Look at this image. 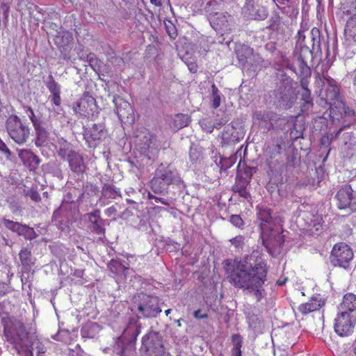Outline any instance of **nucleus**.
<instances>
[{"label": "nucleus", "instance_id": "nucleus-13", "mask_svg": "<svg viewBox=\"0 0 356 356\" xmlns=\"http://www.w3.org/2000/svg\"><path fill=\"white\" fill-rule=\"evenodd\" d=\"M74 112L85 117L93 116L97 111L95 99L88 93H85L83 97L72 106Z\"/></svg>", "mask_w": 356, "mask_h": 356}, {"label": "nucleus", "instance_id": "nucleus-34", "mask_svg": "<svg viewBox=\"0 0 356 356\" xmlns=\"http://www.w3.org/2000/svg\"><path fill=\"white\" fill-rule=\"evenodd\" d=\"M3 225L9 230H10L13 232H15L19 236H20L22 229L24 227V225H22L18 222H14L13 220L3 218L2 220Z\"/></svg>", "mask_w": 356, "mask_h": 356}, {"label": "nucleus", "instance_id": "nucleus-33", "mask_svg": "<svg viewBox=\"0 0 356 356\" xmlns=\"http://www.w3.org/2000/svg\"><path fill=\"white\" fill-rule=\"evenodd\" d=\"M19 259L22 266L26 269L30 268L34 264L31 252L26 248H24L20 251Z\"/></svg>", "mask_w": 356, "mask_h": 356}, {"label": "nucleus", "instance_id": "nucleus-30", "mask_svg": "<svg viewBox=\"0 0 356 356\" xmlns=\"http://www.w3.org/2000/svg\"><path fill=\"white\" fill-rule=\"evenodd\" d=\"M99 331V326L96 323L89 322L86 323L81 330L83 338H94Z\"/></svg>", "mask_w": 356, "mask_h": 356}, {"label": "nucleus", "instance_id": "nucleus-17", "mask_svg": "<svg viewBox=\"0 0 356 356\" xmlns=\"http://www.w3.org/2000/svg\"><path fill=\"white\" fill-rule=\"evenodd\" d=\"M243 13L247 18L254 20H264L268 16L266 8L255 4L252 0H247L243 8Z\"/></svg>", "mask_w": 356, "mask_h": 356}, {"label": "nucleus", "instance_id": "nucleus-29", "mask_svg": "<svg viewBox=\"0 0 356 356\" xmlns=\"http://www.w3.org/2000/svg\"><path fill=\"white\" fill-rule=\"evenodd\" d=\"M262 63V58L259 54H254V51L252 49L251 56H249L247 60V65L242 66L241 67L243 70H247L254 72L261 65Z\"/></svg>", "mask_w": 356, "mask_h": 356}, {"label": "nucleus", "instance_id": "nucleus-64", "mask_svg": "<svg viewBox=\"0 0 356 356\" xmlns=\"http://www.w3.org/2000/svg\"><path fill=\"white\" fill-rule=\"evenodd\" d=\"M188 69L192 73H195L197 70V66L195 63H191L188 64Z\"/></svg>", "mask_w": 356, "mask_h": 356}, {"label": "nucleus", "instance_id": "nucleus-47", "mask_svg": "<svg viewBox=\"0 0 356 356\" xmlns=\"http://www.w3.org/2000/svg\"><path fill=\"white\" fill-rule=\"evenodd\" d=\"M301 98L305 104H308L312 103L311 92L309 89L302 90L300 92Z\"/></svg>", "mask_w": 356, "mask_h": 356}, {"label": "nucleus", "instance_id": "nucleus-43", "mask_svg": "<svg viewBox=\"0 0 356 356\" xmlns=\"http://www.w3.org/2000/svg\"><path fill=\"white\" fill-rule=\"evenodd\" d=\"M25 113L27 115L28 118L31 121L33 126L36 125L37 124L41 122V121L36 118L33 110L29 106H25L24 108Z\"/></svg>", "mask_w": 356, "mask_h": 356}, {"label": "nucleus", "instance_id": "nucleus-40", "mask_svg": "<svg viewBox=\"0 0 356 356\" xmlns=\"http://www.w3.org/2000/svg\"><path fill=\"white\" fill-rule=\"evenodd\" d=\"M20 236H24L26 240H33L37 237V234L33 228L26 225H24Z\"/></svg>", "mask_w": 356, "mask_h": 356}, {"label": "nucleus", "instance_id": "nucleus-63", "mask_svg": "<svg viewBox=\"0 0 356 356\" xmlns=\"http://www.w3.org/2000/svg\"><path fill=\"white\" fill-rule=\"evenodd\" d=\"M198 153L195 149H191L189 155L192 161H196L198 159Z\"/></svg>", "mask_w": 356, "mask_h": 356}, {"label": "nucleus", "instance_id": "nucleus-54", "mask_svg": "<svg viewBox=\"0 0 356 356\" xmlns=\"http://www.w3.org/2000/svg\"><path fill=\"white\" fill-rule=\"evenodd\" d=\"M0 151L7 154L8 156H10L11 152L6 146V143L0 138Z\"/></svg>", "mask_w": 356, "mask_h": 356}, {"label": "nucleus", "instance_id": "nucleus-52", "mask_svg": "<svg viewBox=\"0 0 356 356\" xmlns=\"http://www.w3.org/2000/svg\"><path fill=\"white\" fill-rule=\"evenodd\" d=\"M296 39H297V44L296 45H302V44L304 43V41L305 39V31L302 30H299L297 33V35H296Z\"/></svg>", "mask_w": 356, "mask_h": 356}, {"label": "nucleus", "instance_id": "nucleus-39", "mask_svg": "<svg viewBox=\"0 0 356 356\" xmlns=\"http://www.w3.org/2000/svg\"><path fill=\"white\" fill-rule=\"evenodd\" d=\"M8 207L13 213L17 214L21 211V202L15 197H9L7 199Z\"/></svg>", "mask_w": 356, "mask_h": 356}, {"label": "nucleus", "instance_id": "nucleus-7", "mask_svg": "<svg viewBox=\"0 0 356 356\" xmlns=\"http://www.w3.org/2000/svg\"><path fill=\"white\" fill-rule=\"evenodd\" d=\"M324 88L321 90L320 96L323 98L325 103L330 106V108H341L343 107L339 88L336 81L330 78H325Z\"/></svg>", "mask_w": 356, "mask_h": 356}, {"label": "nucleus", "instance_id": "nucleus-16", "mask_svg": "<svg viewBox=\"0 0 356 356\" xmlns=\"http://www.w3.org/2000/svg\"><path fill=\"white\" fill-rule=\"evenodd\" d=\"M264 245L268 251L280 250L284 243V236L279 231L273 230L272 228L261 232Z\"/></svg>", "mask_w": 356, "mask_h": 356}, {"label": "nucleus", "instance_id": "nucleus-45", "mask_svg": "<svg viewBox=\"0 0 356 356\" xmlns=\"http://www.w3.org/2000/svg\"><path fill=\"white\" fill-rule=\"evenodd\" d=\"M230 242L232 245H233L236 248L240 249L243 248L244 245V238L243 236L239 235L230 239Z\"/></svg>", "mask_w": 356, "mask_h": 356}, {"label": "nucleus", "instance_id": "nucleus-15", "mask_svg": "<svg viewBox=\"0 0 356 356\" xmlns=\"http://www.w3.org/2000/svg\"><path fill=\"white\" fill-rule=\"evenodd\" d=\"M140 303L138 305V310L145 318L155 317L161 312L158 306V300L156 297L142 294Z\"/></svg>", "mask_w": 356, "mask_h": 356}, {"label": "nucleus", "instance_id": "nucleus-42", "mask_svg": "<svg viewBox=\"0 0 356 356\" xmlns=\"http://www.w3.org/2000/svg\"><path fill=\"white\" fill-rule=\"evenodd\" d=\"M189 118L186 115L178 114L176 115L175 122L178 128H182L188 125L189 122Z\"/></svg>", "mask_w": 356, "mask_h": 356}, {"label": "nucleus", "instance_id": "nucleus-49", "mask_svg": "<svg viewBox=\"0 0 356 356\" xmlns=\"http://www.w3.org/2000/svg\"><path fill=\"white\" fill-rule=\"evenodd\" d=\"M10 10V5L8 3L2 2L0 6V11L2 13L3 17L7 19Z\"/></svg>", "mask_w": 356, "mask_h": 356}, {"label": "nucleus", "instance_id": "nucleus-25", "mask_svg": "<svg viewBox=\"0 0 356 356\" xmlns=\"http://www.w3.org/2000/svg\"><path fill=\"white\" fill-rule=\"evenodd\" d=\"M339 312L345 311L347 313H356V295L348 293L343 296L342 302L339 307Z\"/></svg>", "mask_w": 356, "mask_h": 356}, {"label": "nucleus", "instance_id": "nucleus-12", "mask_svg": "<svg viewBox=\"0 0 356 356\" xmlns=\"http://www.w3.org/2000/svg\"><path fill=\"white\" fill-rule=\"evenodd\" d=\"M107 136V131L102 123L93 124L84 129L83 136L90 147H95Z\"/></svg>", "mask_w": 356, "mask_h": 356}, {"label": "nucleus", "instance_id": "nucleus-59", "mask_svg": "<svg viewBox=\"0 0 356 356\" xmlns=\"http://www.w3.org/2000/svg\"><path fill=\"white\" fill-rule=\"evenodd\" d=\"M250 320V327H251L254 330L259 329L260 327V325H255L254 320H258V318L256 316H252L249 318Z\"/></svg>", "mask_w": 356, "mask_h": 356}, {"label": "nucleus", "instance_id": "nucleus-23", "mask_svg": "<svg viewBox=\"0 0 356 356\" xmlns=\"http://www.w3.org/2000/svg\"><path fill=\"white\" fill-rule=\"evenodd\" d=\"M18 156L25 165L35 168L40 163L39 158L29 149H21L19 151Z\"/></svg>", "mask_w": 356, "mask_h": 356}, {"label": "nucleus", "instance_id": "nucleus-11", "mask_svg": "<svg viewBox=\"0 0 356 356\" xmlns=\"http://www.w3.org/2000/svg\"><path fill=\"white\" fill-rule=\"evenodd\" d=\"M210 24L213 29L223 35L234 27V19L228 13H216L210 17Z\"/></svg>", "mask_w": 356, "mask_h": 356}, {"label": "nucleus", "instance_id": "nucleus-44", "mask_svg": "<svg viewBox=\"0 0 356 356\" xmlns=\"http://www.w3.org/2000/svg\"><path fill=\"white\" fill-rule=\"evenodd\" d=\"M193 7L199 11L208 13L207 0H197L193 4Z\"/></svg>", "mask_w": 356, "mask_h": 356}, {"label": "nucleus", "instance_id": "nucleus-53", "mask_svg": "<svg viewBox=\"0 0 356 356\" xmlns=\"http://www.w3.org/2000/svg\"><path fill=\"white\" fill-rule=\"evenodd\" d=\"M234 163V161L232 158L229 159H224L221 161L222 168L225 169L230 168Z\"/></svg>", "mask_w": 356, "mask_h": 356}, {"label": "nucleus", "instance_id": "nucleus-57", "mask_svg": "<svg viewBox=\"0 0 356 356\" xmlns=\"http://www.w3.org/2000/svg\"><path fill=\"white\" fill-rule=\"evenodd\" d=\"M104 213L105 214L108 216V217H111V216H115L116 215V213H117V209L115 207L112 206L109 208H107L105 211H104Z\"/></svg>", "mask_w": 356, "mask_h": 356}, {"label": "nucleus", "instance_id": "nucleus-32", "mask_svg": "<svg viewBox=\"0 0 356 356\" xmlns=\"http://www.w3.org/2000/svg\"><path fill=\"white\" fill-rule=\"evenodd\" d=\"M103 197L107 199H115L120 195V190L113 185L105 184L102 191Z\"/></svg>", "mask_w": 356, "mask_h": 356}, {"label": "nucleus", "instance_id": "nucleus-58", "mask_svg": "<svg viewBox=\"0 0 356 356\" xmlns=\"http://www.w3.org/2000/svg\"><path fill=\"white\" fill-rule=\"evenodd\" d=\"M29 197L32 200L35 202H38L40 200V194L35 191H31L29 193Z\"/></svg>", "mask_w": 356, "mask_h": 356}, {"label": "nucleus", "instance_id": "nucleus-61", "mask_svg": "<svg viewBox=\"0 0 356 356\" xmlns=\"http://www.w3.org/2000/svg\"><path fill=\"white\" fill-rule=\"evenodd\" d=\"M167 32L171 38H175L177 36V33L174 26H172L171 27L167 26Z\"/></svg>", "mask_w": 356, "mask_h": 356}, {"label": "nucleus", "instance_id": "nucleus-20", "mask_svg": "<svg viewBox=\"0 0 356 356\" xmlns=\"http://www.w3.org/2000/svg\"><path fill=\"white\" fill-rule=\"evenodd\" d=\"M281 145L277 143H273L267 146L264 150L266 163L270 169H273L280 163L277 156L281 154Z\"/></svg>", "mask_w": 356, "mask_h": 356}, {"label": "nucleus", "instance_id": "nucleus-37", "mask_svg": "<svg viewBox=\"0 0 356 356\" xmlns=\"http://www.w3.org/2000/svg\"><path fill=\"white\" fill-rule=\"evenodd\" d=\"M221 93L215 84L211 86V101L213 108H217L221 104Z\"/></svg>", "mask_w": 356, "mask_h": 356}, {"label": "nucleus", "instance_id": "nucleus-50", "mask_svg": "<svg viewBox=\"0 0 356 356\" xmlns=\"http://www.w3.org/2000/svg\"><path fill=\"white\" fill-rule=\"evenodd\" d=\"M270 24L269 28L273 30H277L278 29V22H280V17L275 16L270 19Z\"/></svg>", "mask_w": 356, "mask_h": 356}, {"label": "nucleus", "instance_id": "nucleus-6", "mask_svg": "<svg viewBox=\"0 0 356 356\" xmlns=\"http://www.w3.org/2000/svg\"><path fill=\"white\" fill-rule=\"evenodd\" d=\"M356 326V313L339 312L334 321V330L341 337H348L354 332Z\"/></svg>", "mask_w": 356, "mask_h": 356}, {"label": "nucleus", "instance_id": "nucleus-38", "mask_svg": "<svg viewBox=\"0 0 356 356\" xmlns=\"http://www.w3.org/2000/svg\"><path fill=\"white\" fill-rule=\"evenodd\" d=\"M345 33L350 37L356 36V17H350L345 26Z\"/></svg>", "mask_w": 356, "mask_h": 356}, {"label": "nucleus", "instance_id": "nucleus-8", "mask_svg": "<svg viewBox=\"0 0 356 356\" xmlns=\"http://www.w3.org/2000/svg\"><path fill=\"white\" fill-rule=\"evenodd\" d=\"M353 259L352 249L345 243L334 245L330 257L331 264L334 266L347 268Z\"/></svg>", "mask_w": 356, "mask_h": 356}, {"label": "nucleus", "instance_id": "nucleus-14", "mask_svg": "<svg viewBox=\"0 0 356 356\" xmlns=\"http://www.w3.org/2000/svg\"><path fill=\"white\" fill-rule=\"evenodd\" d=\"M113 102L115 106V112L120 121L128 124L134 123L135 115L131 104L120 96H115Z\"/></svg>", "mask_w": 356, "mask_h": 356}, {"label": "nucleus", "instance_id": "nucleus-55", "mask_svg": "<svg viewBox=\"0 0 356 356\" xmlns=\"http://www.w3.org/2000/svg\"><path fill=\"white\" fill-rule=\"evenodd\" d=\"M247 182L243 180H237L235 186H234V191L235 192L238 191V188H246Z\"/></svg>", "mask_w": 356, "mask_h": 356}, {"label": "nucleus", "instance_id": "nucleus-24", "mask_svg": "<svg viewBox=\"0 0 356 356\" xmlns=\"http://www.w3.org/2000/svg\"><path fill=\"white\" fill-rule=\"evenodd\" d=\"M124 328L123 335L124 337H129L136 339L140 332V324L138 318H131Z\"/></svg>", "mask_w": 356, "mask_h": 356}, {"label": "nucleus", "instance_id": "nucleus-22", "mask_svg": "<svg viewBox=\"0 0 356 356\" xmlns=\"http://www.w3.org/2000/svg\"><path fill=\"white\" fill-rule=\"evenodd\" d=\"M325 305V301L320 296L312 297L308 302L299 305L298 309L303 315L320 309Z\"/></svg>", "mask_w": 356, "mask_h": 356}, {"label": "nucleus", "instance_id": "nucleus-51", "mask_svg": "<svg viewBox=\"0 0 356 356\" xmlns=\"http://www.w3.org/2000/svg\"><path fill=\"white\" fill-rule=\"evenodd\" d=\"M111 266L118 267L120 269L118 270V272L124 271L129 268L123 264L121 261H112L111 263Z\"/></svg>", "mask_w": 356, "mask_h": 356}, {"label": "nucleus", "instance_id": "nucleus-27", "mask_svg": "<svg viewBox=\"0 0 356 356\" xmlns=\"http://www.w3.org/2000/svg\"><path fill=\"white\" fill-rule=\"evenodd\" d=\"M35 131V144L37 147L44 146L49 140V133L42 125V122L33 126Z\"/></svg>", "mask_w": 356, "mask_h": 356}, {"label": "nucleus", "instance_id": "nucleus-5", "mask_svg": "<svg viewBox=\"0 0 356 356\" xmlns=\"http://www.w3.org/2000/svg\"><path fill=\"white\" fill-rule=\"evenodd\" d=\"M6 129L9 137L18 145L26 143L30 136V128L17 115H10L6 121Z\"/></svg>", "mask_w": 356, "mask_h": 356}, {"label": "nucleus", "instance_id": "nucleus-36", "mask_svg": "<svg viewBox=\"0 0 356 356\" xmlns=\"http://www.w3.org/2000/svg\"><path fill=\"white\" fill-rule=\"evenodd\" d=\"M343 13L347 16L356 17V0H348L342 6Z\"/></svg>", "mask_w": 356, "mask_h": 356}, {"label": "nucleus", "instance_id": "nucleus-1", "mask_svg": "<svg viewBox=\"0 0 356 356\" xmlns=\"http://www.w3.org/2000/svg\"><path fill=\"white\" fill-rule=\"evenodd\" d=\"M233 269L228 278L235 287L252 293L259 301L265 292L262 286L266 280L267 266L260 253L254 251L251 254L238 261L234 260Z\"/></svg>", "mask_w": 356, "mask_h": 356}, {"label": "nucleus", "instance_id": "nucleus-9", "mask_svg": "<svg viewBox=\"0 0 356 356\" xmlns=\"http://www.w3.org/2000/svg\"><path fill=\"white\" fill-rule=\"evenodd\" d=\"M141 350L147 356H164L165 350L159 333L151 332L145 334L142 339Z\"/></svg>", "mask_w": 356, "mask_h": 356}, {"label": "nucleus", "instance_id": "nucleus-21", "mask_svg": "<svg viewBox=\"0 0 356 356\" xmlns=\"http://www.w3.org/2000/svg\"><path fill=\"white\" fill-rule=\"evenodd\" d=\"M257 209L258 211L257 218L260 222L259 227L261 232L272 228L273 218L271 210L264 206H258Z\"/></svg>", "mask_w": 356, "mask_h": 356}, {"label": "nucleus", "instance_id": "nucleus-26", "mask_svg": "<svg viewBox=\"0 0 356 356\" xmlns=\"http://www.w3.org/2000/svg\"><path fill=\"white\" fill-rule=\"evenodd\" d=\"M255 121H260L259 126L268 129L273 127L272 121L275 120V115L272 112H257L254 115Z\"/></svg>", "mask_w": 356, "mask_h": 356}, {"label": "nucleus", "instance_id": "nucleus-3", "mask_svg": "<svg viewBox=\"0 0 356 356\" xmlns=\"http://www.w3.org/2000/svg\"><path fill=\"white\" fill-rule=\"evenodd\" d=\"M180 181L181 178L175 168L170 164L161 163L156 169L149 185L154 193L161 194L167 190L170 184Z\"/></svg>", "mask_w": 356, "mask_h": 356}, {"label": "nucleus", "instance_id": "nucleus-62", "mask_svg": "<svg viewBox=\"0 0 356 356\" xmlns=\"http://www.w3.org/2000/svg\"><path fill=\"white\" fill-rule=\"evenodd\" d=\"M236 193H238L241 197L245 198H247L250 195L246 188H238V191H237Z\"/></svg>", "mask_w": 356, "mask_h": 356}, {"label": "nucleus", "instance_id": "nucleus-4", "mask_svg": "<svg viewBox=\"0 0 356 356\" xmlns=\"http://www.w3.org/2000/svg\"><path fill=\"white\" fill-rule=\"evenodd\" d=\"M135 134L137 149L149 159L154 157L162 147L161 134H155L145 127L137 129Z\"/></svg>", "mask_w": 356, "mask_h": 356}, {"label": "nucleus", "instance_id": "nucleus-10", "mask_svg": "<svg viewBox=\"0 0 356 356\" xmlns=\"http://www.w3.org/2000/svg\"><path fill=\"white\" fill-rule=\"evenodd\" d=\"M69 144L65 142L63 147L58 150V155L63 159H66L72 171L76 174L83 173L86 170L83 157L77 152L70 149Z\"/></svg>", "mask_w": 356, "mask_h": 356}, {"label": "nucleus", "instance_id": "nucleus-48", "mask_svg": "<svg viewBox=\"0 0 356 356\" xmlns=\"http://www.w3.org/2000/svg\"><path fill=\"white\" fill-rule=\"evenodd\" d=\"M296 48H300L301 56H304L305 58L307 57V56H312V51L307 46L305 45L304 44H302V45H296Z\"/></svg>", "mask_w": 356, "mask_h": 356}, {"label": "nucleus", "instance_id": "nucleus-41", "mask_svg": "<svg viewBox=\"0 0 356 356\" xmlns=\"http://www.w3.org/2000/svg\"><path fill=\"white\" fill-rule=\"evenodd\" d=\"M232 343L233 344L232 351L241 350L243 338L239 334H235L232 336Z\"/></svg>", "mask_w": 356, "mask_h": 356}, {"label": "nucleus", "instance_id": "nucleus-46", "mask_svg": "<svg viewBox=\"0 0 356 356\" xmlns=\"http://www.w3.org/2000/svg\"><path fill=\"white\" fill-rule=\"evenodd\" d=\"M229 221L234 226L238 228L243 225V221L239 215H232Z\"/></svg>", "mask_w": 356, "mask_h": 356}, {"label": "nucleus", "instance_id": "nucleus-28", "mask_svg": "<svg viewBox=\"0 0 356 356\" xmlns=\"http://www.w3.org/2000/svg\"><path fill=\"white\" fill-rule=\"evenodd\" d=\"M252 49H253L245 44H239L236 47V57L241 67L247 65V60L249 56H251Z\"/></svg>", "mask_w": 356, "mask_h": 356}, {"label": "nucleus", "instance_id": "nucleus-18", "mask_svg": "<svg viewBox=\"0 0 356 356\" xmlns=\"http://www.w3.org/2000/svg\"><path fill=\"white\" fill-rule=\"evenodd\" d=\"M353 190L350 186H345L339 189L336 195L337 207L340 209H356V204L353 202Z\"/></svg>", "mask_w": 356, "mask_h": 356}, {"label": "nucleus", "instance_id": "nucleus-19", "mask_svg": "<svg viewBox=\"0 0 356 356\" xmlns=\"http://www.w3.org/2000/svg\"><path fill=\"white\" fill-rule=\"evenodd\" d=\"M86 216L90 222V229L91 232L98 234L104 235L105 234V220L100 216V211L95 210L93 212L88 213Z\"/></svg>", "mask_w": 356, "mask_h": 356}, {"label": "nucleus", "instance_id": "nucleus-60", "mask_svg": "<svg viewBox=\"0 0 356 356\" xmlns=\"http://www.w3.org/2000/svg\"><path fill=\"white\" fill-rule=\"evenodd\" d=\"M194 317L198 319L207 318L208 315L205 313L202 314L200 309H197L194 312Z\"/></svg>", "mask_w": 356, "mask_h": 356}, {"label": "nucleus", "instance_id": "nucleus-35", "mask_svg": "<svg viewBox=\"0 0 356 356\" xmlns=\"http://www.w3.org/2000/svg\"><path fill=\"white\" fill-rule=\"evenodd\" d=\"M46 86L51 94V96L60 94L61 87L54 79L52 75L48 76L46 82Z\"/></svg>", "mask_w": 356, "mask_h": 356}, {"label": "nucleus", "instance_id": "nucleus-31", "mask_svg": "<svg viewBox=\"0 0 356 356\" xmlns=\"http://www.w3.org/2000/svg\"><path fill=\"white\" fill-rule=\"evenodd\" d=\"M73 40L72 35L67 31L58 32L54 38V43L60 48L68 46Z\"/></svg>", "mask_w": 356, "mask_h": 356}, {"label": "nucleus", "instance_id": "nucleus-56", "mask_svg": "<svg viewBox=\"0 0 356 356\" xmlns=\"http://www.w3.org/2000/svg\"><path fill=\"white\" fill-rule=\"evenodd\" d=\"M51 102L56 106H59L61 104L60 94L51 96Z\"/></svg>", "mask_w": 356, "mask_h": 356}, {"label": "nucleus", "instance_id": "nucleus-2", "mask_svg": "<svg viewBox=\"0 0 356 356\" xmlns=\"http://www.w3.org/2000/svg\"><path fill=\"white\" fill-rule=\"evenodd\" d=\"M3 336L8 342L14 345L18 354L22 356H33L34 348L38 350V355L47 350L36 333L31 330H27L19 318L10 317L4 322Z\"/></svg>", "mask_w": 356, "mask_h": 356}]
</instances>
